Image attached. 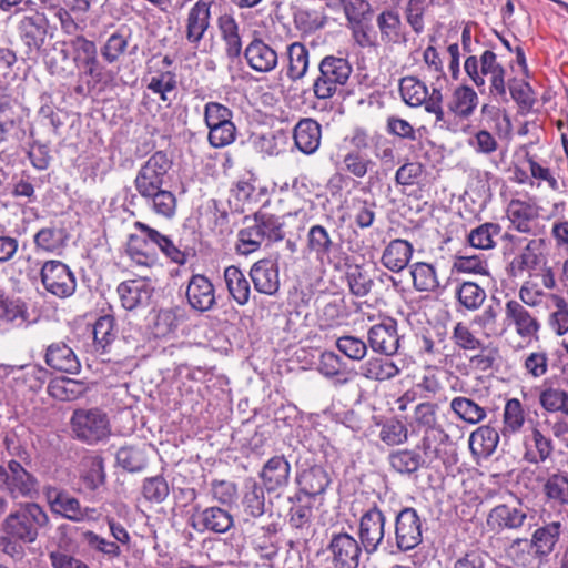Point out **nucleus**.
<instances>
[{
  "label": "nucleus",
  "mask_w": 568,
  "mask_h": 568,
  "mask_svg": "<svg viewBox=\"0 0 568 568\" xmlns=\"http://www.w3.org/2000/svg\"><path fill=\"white\" fill-rule=\"evenodd\" d=\"M478 101V94L471 87L459 85L454 90L447 106L456 116L468 119L476 110Z\"/></svg>",
  "instance_id": "obj_36"
},
{
  "label": "nucleus",
  "mask_w": 568,
  "mask_h": 568,
  "mask_svg": "<svg viewBox=\"0 0 568 568\" xmlns=\"http://www.w3.org/2000/svg\"><path fill=\"white\" fill-rule=\"evenodd\" d=\"M246 225L241 229L237 233V241L235 244V251L239 255L247 256L258 251L264 243L258 235V231L250 222V219H245Z\"/></svg>",
  "instance_id": "obj_58"
},
{
  "label": "nucleus",
  "mask_w": 568,
  "mask_h": 568,
  "mask_svg": "<svg viewBox=\"0 0 568 568\" xmlns=\"http://www.w3.org/2000/svg\"><path fill=\"white\" fill-rule=\"evenodd\" d=\"M254 288L265 295H275L280 290V270L275 261L263 258L255 262L250 270Z\"/></svg>",
  "instance_id": "obj_18"
},
{
  "label": "nucleus",
  "mask_w": 568,
  "mask_h": 568,
  "mask_svg": "<svg viewBox=\"0 0 568 568\" xmlns=\"http://www.w3.org/2000/svg\"><path fill=\"white\" fill-rule=\"evenodd\" d=\"M341 250V244L329 231L321 225H312L305 237V253L313 256L321 264L332 263Z\"/></svg>",
  "instance_id": "obj_11"
},
{
  "label": "nucleus",
  "mask_w": 568,
  "mask_h": 568,
  "mask_svg": "<svg viewBox=\"0 0 568 568\" xmlns=\"http://www.w3.org/2000/svg\"><path fill=\"white\" fill-rule=\"evenodd\" d=\"M390 467L402 475H410L424 465L419 453L412 449H398L389 454Z\"/></svg>",
  "instance_id": "obj_51"
},
{
  "label": "nucleus",
  "mask_w": 568,
  "mask_h": 568,
  "mask_svg": "<svg viewBox=\"0 0 568 568\" xmlns=\"http://www.w3.org/2000/svg\"><path fill=\"white\" fill-rule=\"evenodd\" d=\"M0 321L12 327L28 326L30 321L27 303L0 291Z\"/></svg>",
  "instance_id": "obj_32"
},
{
  "label": "nucleus",
  "mask_w": 568,
  "mask_h": 568,
  "mask_svg": "<svg viewBox=\"0 0 568 568\" xmlns=\"http://www.w3.org/2000/svg\"><path fill=\"white\" fill-rule=\"evenodd\" d=\"M2 531L9 540L34 544L41 532L51 527L47 510L38 503L18 504L2 521Z\"/></svg>",
  "instance_id": "obj_2"
},
{
  "label": "nucleus",
  "mask_w": 568,
  "mask_h": 568,
  "mask_svg": "<svg viewBox=\"0 0 568 568\" xmlns=\"http://www.w3.org/2000/svg\"><path fill=\"white\" fill-rule=\"evenodd\" d=\"M224 283L230 296L240 305H246L251 296V285L240 267L230 265L224 268Z\"/></svg>",
  "instance_id": "obj_35"
},
{
  "label": "nucleus",
  "mask_w": 568,
  "mask_h": 568,
  "mask_svg": "<svg viewBox=\"0 0 568 568\" xmlns=\"http://www.w3.org/2000/svg\"><path fill=\"white\" fill-rule=\"evenodd\" d=\"M134 227L141 231V233L144 234L151 243L155 244L172 262L180 265H183L186 262V254L181 251L166 235L139 221L134 223Z\"/></svg>",
  "instance_id": "obj_34"
},
{
  "label": "nucleus",
  "mask_w": 568,
  "mask_h": 568,
  "mask_svg": "<svg viewBox=\"0 0 568 568\" xmlns=\"http://www.w3.org/2000/svg\"><path fill=\"white\" fill-rule=\"evenodd\" d=\"M545 245L546 241L544 239L530 240L510 262V274L518 276L525 271L535 270L541 263Z\"/></svg>",
  "instance_id": "obj_26"
},
{
  "label": "nucleus",
  "mask_w": 568,
  "mask_h": 568,
  "mask_svg": "<svg viewBox=\"0 0 568 568\" xmlns=\"http://www.w3.org/2000/svg\"><path fill=\"white\" fill-rule=\"evenodd\" d=\"M399 94L408 106H424L427 113L435 115L436 123L445 122L444 97L440 89L433 87L429 92L428 87L417 77L406 75L399 80Z\"/></svg>",
  "instance_id": "obj_5"
},
{
  "label": "nucleus",
  "mask_w": 568,
  "mask_h": 568,
  "mask_svg": "<svg viewBox=\"0 0 568 568\" xmlns=\"http://www.w3.org/2000/svg\"><path fill=\"white\" fill-rule=\"evenodd\" d=\"M43 16L34 13L24 16L19 22V31L26 44L30 48H40L43 42Z\"/></svg>",
  "instance_id": "obj_49"
},
{
  "label": "nucleus",
  "mask_w": 568,
  "mask_h": 568,
  "mask_svg": "<svg viewBox=\"0 0 568 568\" xmlns=\"http://www.w3.org/2000/svg\"><path fill=\"white\" fill-rule=\"evenodd\" d=\"M526 420V413L523 404L517 398H510L506 402L503 412V426L500 434L504 438H509L518 434Z\"/></svg>",
  "instance_id": "obj_44"
},
{
  "label": "nucleus",
  "mask_w": 568,
  "mask_h": 568,
  "mask_svg": "<svg viewBox=\"0 0 568 568\" xmlns=\"http://www.w3.org/2000/svg\"><path fill=\"white\" fill-rule=\"evenodd\" d=\"M154 286L149 277L122 282L118 286V294L125 310H134L149 303Z\"/></svg>",
  "instance_id": "obj_20"
},
{
  "label": "nucleus",
  "mask_w": 568,
  "mask_h": 568,
  "mask_svg": "<svg viewBox=\"0 0 568 568\" xmlns=\"http://www.w3.org/2000/svg\"><path fill=\"white\" fill-rule=\"evenodd\" d=\"M142 494L151 503L160 504L166 499L170 488L166 480L161 476L146 478L143 481Z\"/></svg>",
  "instance_id": "obj_64"
},
{
  "label": "nucleus",
  "mask_w": 568,
  "mask_h": 568,
  "mask_svg": "<svg viewBox=\"0 0 568 568\" xmlns=\"http://www.w3.org/2000/svg\"><path fill=\"white\" fill-rule=\"evenodd\" d=\"M186 298L193 310L210 311L216 303L214 285L206 276L195 274L187 283Z\"/></svg>",
  "instance_id": "obj_19"
},
{
  "label": "nucleus",
  "mask_w": 568,
  "mask_h": 568,
  "mask_svg": "<svg viewBox=\"0 0 568 568\" xmlns=\"http://www.w3.org/2000/svg\"><path fill=\"white\" fill-rule=\"evenodd\" d=\"M528 507L509 506L506 504L494 507L487 517V524L493 529H518L524 526L528 517Z\"/></svg>",
  "instance_id": "obj_21"
},
{
  "label": "nucleus",
  "mask_w": 568,
  "mask_h": 568,
  "mask_svg": "<svg viewBox=\"0 0 568 568\" xmlns=\"http://www.w3.org/2000/svg\"><path fill=\"white\" fill-rule=\"evenodd\" d=\"M103 459L100 456H87L81 462L80 480L85 489L94 490L104 483Z\"/></svg>",
  "instance_id": "obj_48"
},
{
  "label": "nucleus",
  "mask_w": 568,
  "mask_h": 568,
  "mask_svg": "<svg viewBox=\"0 0 568 568\" xmlns=\"http://www.w3.org/2000/svg\"><path fill=\"white\" fill-rule=\"evenodd\" d=\"M291 465L284 456H274L263 466L260 477L267 491H276L287 486Z\"/></svg>",
  "instance_id": "obj_23"
},
{
  "label": "nucleus",
  "mask_w": 568,
  "mask_h": 568,
  "mask_svg": "<svg viewBox=\"0 0 568 568\" xmlns=\"http://www.w3.org/2000/svg\"><path fill=\"white\" fill-rule=\"evenodd\" d=\"M45 363L53 369L68 374H77L80 372V362L65 343L59 342L48 346L45 353Z\"/></svg>",
  "instance_id": "obj_29"
},
{
  "label": "nucleus",
  "mask_w": 568,
  "mask_h": 568,
  "mask_svg": "<svg viewBox=\"0 0 568 568\" xmlns=\"http://www.w3.org/2000/svg\"><path fill=\"white\" fill-rule=\"evenodd\" d=\"M413 251V245L408 241L393 240L385 247L381 262L387 270L395 273L400 272L409 263Z\"/></svg>",
  "instance_id": "obj_33"
},
{
  "label": "nucleus",
  "mask_w": 568,
  "mask_h": 568,
  "mask_svg": "<svg viewBox=\"0 0 568 568\" xmlns=\"http://www.w3.org/2000/svg\"><path fill=\"white\" fill-rule=\"evenodd\" d=\"M214 0H197L189 10L185 19V39L194 48L204 38L210 27L211 7Z\"/></svg>",
  "instance_id": "obj_16"
},
{
  "label": "nucleus",
  "mask_w": 568,
  "mask_h": 568,
  "mask_svg": "<svg viewBox=\"0 0 568 568\" xmlns=\"http://www.w3.org/2000/svg\"><path fill=\"white\" fill-rule=\"evenodd\" d=\"M41 282L49 293L60 298L71 296L77 287L73 273L61 261H47L42 265Z\"/></svg>",
  "instance_id": "obj_9"
},
{
  "label": "nucleus",
  "mask_w": 568,
  "mask_h": 568,
  "mask_svg": "<svg viewBox=\"0 0 568 568\" xmlns=\"http://www.w3.org/2000/svg\"><path fill=\"white\" fill-rule=\"evenodd\" d=\"M464 70L474 85L483 88L488 82L489 95L499 103L508 102L507 71L493 50H485L479 57L466 58Z\"/></svg>",
  "instance_id": "obj_3"
},
{
  "label": "nucleus",
  "mask_w": 568,
  "mask_h": 568,
  "mask_svg": "<svg viewBox=\"0 0 568 568\" xmlns=\"http://www.w3.org/2000/svg\"><path fill=\"white\" fill-rule=\"evenodd\" d=\"M172 162L165 153L155 152L140 168L134 179V187L145 200L148 207L164 219H172L178 206L176 196L163 189Z\"/></svg>",
  "instance_id": "obj_1"
},
{
  "label": "nucleus",
  "mask_w": 568,
  "mask_h": 568,
  "mask_svg": "<svg viewBox=\"0 0 568 568\" xmlns=\"http://www.w3.org/2000/svg\"><path fill=\"white\" fill-rule=\"evenodd\" d=\"M455 346L465 353H475L485 343L473 332L467 323L458 322L452 331Z\"/></svg>",
  "instance_id": "obj_55"
},
{
  "label": "nucleus",
  "mask_w": 568,
  "mask_h": 568,
  "mask_svg": "<svg viewBox=\"0 0 568 568\" xmlns=\"http://www.w3.org/2000/svg\"><path fill=\"white\" fill-rule=\"evenodd\" d=\"M547 301L552 311L548 315V326L557 336L568 334V301L559 294L549 293Z\"/></svg>",
  "instance_id": "obj_45"
},
{
  "label": "nucleus",
  "mask_w": 568,
  "mask_h": 568,
  "mask_svg": "<svg viewBox=\"0 0 568 568\" xmlns=\"http://www.w3.org/2000/svg\"><path fill=\"white\" fill-rule=\"evenodd\" d=\"M381 41L386 45L406 43V32L399 14L392 10H385L376 18Z\"/></svg>",
  "instance_id": "obj_28"
},
{
  "label": "nucleus",
  "mask_w": 568,
  "mask_h": 568,
  "mask_svg": "<svg viewBox=\"0 0 568 568\" xmlns=\"http://www.w3.org/2000/svg\"><path fill=\"white\" fill-rule=\"evenodd\" d=\"M70 47L73 52V61L78 68H84L85 74L97 77L98 73V51L93 41L83 36H77L70 40Z\"/></svg>",
  "instance_id": "obj_27"
},
{
  "label": "nucleus",
  "mask_w": 568,
  "mask_h": 568,
  "mask_svg": "<svg viewBox=\"0 0 568 568\" xmlns=\"http://www.w3.org/2000/svg\"><path fill=\"white\" fill-rule=\"evenodd\" d=\"M310 65V52L301 42H293L287 47V70L286 77L291 81L303 79Z\"/></svg>",
  "instance_id": "obj_42"
},
{
  "label": "nucleus",
  "mask_w": 568,
  "mask_h": 568,
  "mask_svg": "<svg viewBox=\"0 0 568 568\" xmlns=\"http://www.w3.org/2000/svg\"><path fill=\"white\" fill-rule=\"evenodd\" d=\"M507 216L518 232L535 234L538 230V211L530 203L511 200L507 207Z\"/></svg>",
  "instance_id": "obj_22"
},
{
  "label": "nucleus",
  "mask_w": 568,
  "mask_h": 568,
  "mask_svg": "<svg viewBox=\"0 0 568 568\" xmlns=\"http://www.w3.org/2000/svg\"><path fill=\"white\" fill-rule=\"evenodd\" d=\"M294 23L302 32L311 33L324 27L325 16L314 9H298L294 13Z\"/></svg>",
  "instance_id": "obj_63"
},
{
  "label": "nucleus",
  "mask_w": 568,
  "mask_h": 568,
  "mask_svg": "<svg viewBox=\"0 0 568 568\" xmlns=\"http://www.w3.org/2000/svg\"><path fill=\"white\" fill-rule=\"evenodd\" d=\"M47 498L53 513L74 523L83 521L94 511L89 507H82L78 498L64 490L50 489Z\"/></svg>",
  "instance_id": "obj_17"
},
{
  "label": "nucleus",
  "mask_w": 568,
  "mask_h": 568,
  "mask_svg": "<svg viewBox=\"0 0 568 568\" xmlns=\"http://www.w3.org/2000/svg\"><path fill=\"white\" fill-rule=\"evenodd\" d=\"M242 505L247 516L253 518L262 516L265 511L263 487L254 480L246 481Z\"/></svg>",
  "instance_id": "obj_53"
},
{
  "label": "nucleus",
  "mask_w": 568,
  "mask_h": 568,
  "mask_svg": "<svg viewBox=\"0 0 568 568\" xmlns=\"http://www.w3.org/2000/svg\"><path fill=\"white\" fill-rule=\"evenodd\" d=\"M301 491L310 497L323 494L329 485L326 470L320 466L304 470L298 479Z\"/></svg>",
  "instance_id": "obj_47"
},
{
  "label": "nucleus",
  "mask_w": 568,
  "mask_h": 568,
  "mask_svg": "<svg viewBox=\"0 0 568 568\" xmlns=\"http://www.w3.org/2000/svg\"><path fill=\"white\" fill-rule=\"evenodd\" d=\"M398 366L390 359L371 357L359 367V374L369 381L384 382L399 374Z\"/></svg>",
  "instance_id": "obj_41"
},
{
  "label": "nucleus",
  "mask_w": 568,
  "mask_h": 568,
  "mask_svg": "<svg viewBox=\"0 0 568 568\" xmlns=\"http://www.w3.org/2000/svg\"><path fill=\"white\" fill-rule=\"evenodd\" d=\"M545 496L560 506L568 505V474L557 471L549 475L542 486Z\"/></svg>",
  "instance_id": "obj_52"
},
{
  "label": "nucleus",
  "mask_w": 568,
  "mask_h": 568,
  "mask_svg": "<svg viewBox=\"0 0 568 568\" xmlns=\"http://www.w3.org/2000/svg\"><path fill=\"white\" fill-rule=\"evenodd\" d=\"M247 65L258 73H270L278 65V53L275 48L261 38H254L244 49Z\"/></svg>",
  "instance_id": "obj_15"
},
{
  "label": "nucleus",
  "mask_w": 568,
  "mask_h": 568,
  "mask_svg": "<svg viewBox=\"0 0 568 568\" xmlns=\"http://www.w3.org/2000/svg\"><path fill=\"white\" fill-rule=\"evenodd\" d=\"M71 428L79 440L90 445L106 439L111 434L106 413L95 407L75 409L71 417Z\"/></svg>",
  "instance_id": "obj_6"
},
{
  "label": "nucleus",
  "mask_w": 568,
  "mask_h": 568,
  "mask_svg": "<svg viewBox=\"0 0 568 568\" xmlns=\"http://www.w3.org/2000/svg\"><path fill=\"white\" fill-rule=\"evenodd\" d=\"M523 445L525 448L524 458L531 464L546 462L554 452L552 440L545 436L537 426L525 435Z\"/></svg>",
  "instance_id": "obj_25"
},
{
  "label": "nucleus",
  "mask_w": 568,
  "mask_h": 568,
  "mask_svg": "<svg viewBox=\"0 0 568 568\" xmlns=\"http://www.w3.org/2000/svg\"><path fill=\"white\" fill-rule=\"evenodd\" d=\"M414 287L419 292H434L438 286V280L433 265L416 263L410 271Z\"/></svg>",
  "instance_id": "obj_57"
},
{
  "label": "nucleus",
  "mask_w": 568,
  "mask_h": 568,
  "mask_svg": "<svg viewBox=\"0 0 568 568\" xmlns=\"http://www.w3.org/2000/svg\"><path fill=\"white\" fill-rule=\"evenodd\" d=\"M176 74L172 71L160 72L159 74L153 75L148 83V89L152 93L158 94L161 101L168 105L171 104V94L176 91Z\"/></svg>",
  "instance_id": "obj_54"
},
{
  "label": "nucleus",
  "mask_w": 568,
  "mask_h": 568,
  "mask_svg": "<svg viewBox=\"0 0 568 568\" xmlns=\"http://www.w3.org/2000/svg\"><path fill=\"white\" fill-rule=\"evenodd\" d=\"M236 126L232 120L209 128L207 140L211 146L219 149L232 144L236 139Z\"/></svg>",
  "instance_id": "obj_61"
},
{
  "label": "nucleus",
  "mask_w": 568,
  "mask_h": 568,
  "mask_svg": "<svg viewBox=\"0 0 568 568\" xmlns=\"http://www.w3.org/2000/svg\"><path fill=\"white\" fill-rule=\"evenodd\" d=\"M385 525L386 516L375 504L359 517L357 535L367 554L376 552L382 545L385 537Z\"/></svg>",
  "instance_id": "obj_8"
},
{
  "label": "nucleus",
  "mask_w": 568,
  "mask_h": 568,
  "mask_svg": "<svg viewBox=\"0 0 568 568\" xmlns=\"http://www.w3.org/2000/svg\"><path fill=\"white\" fill-rule=\"evenodd\" d=\"M507 557L518 568H542L545 560L527 538H517L506 549Z\"/></svg>",
  "instance_id": "obj_30"
},
{
  "label": "nucleus",
  "mask_w": 568,
  "mask_h": 568,
  "mask_svg": "<svg viewBox=\"0 0 568 568\" xmlns=\"http://www.w3.org/2000/svg\"><path fill=\"white\" fill-rule=\"evenodd\" d=\"M293 139L296 148L302 153L307 155L313 154L321 145V125L311 118L302 119L294 128Z\"/></svg>",
  "instance_id": "obj_24"
},
{
  "label": "nucleus",
  "mask_w": 568,
  "mask_h": 568,
  "mask_svg": "<svg viewBox=\"0 0 568 568\" xmlns=\"http://www.w3.org/2000/svg\"><path fill=\"white\" fill-rule=\"evenodd\" d=\"M500 226L496 223L481 224L469 233L468 242L475 248H493L496 244L495 236L500 233Z\"/></svg>",
  "instance_id": "obj_60"
},
{
  "label": "nucleus",
  "mask_w": 568,
  "mask_h": 568,
  "mask_svg": "<svg viewBox=\"0 0 568 568\" xmlns=\"http://www.w3.org/2000/svg\"><path fill=\"white\" fill-rule=\"evenodd\" d=\"M371 348L386 356H392L399 348V336L397 333V323L387 317L381 323L373 325L367 333Z\"/></svg>",
  "instance_id": "obj_14"
},
{
  "label": "nucleus",
  "mask_w": 568,
  "mask_h": 568,
  "mask_svg": "<svg viewBox=\"0 0 568 568\" xmlns=\"http://www.w3.org/2000/svg\"><path fill=\"white\" fill-rule=\"evenodd\" d=\"M422 519L416 509L406 507L395 518V540L400 551L416 548L423 540Z\"/></svg>",
  "instance_id": "obj_10"
},
{
  "label": "nucleus",
  "mask_w": 568,
  "mask_h": 568,
  "mask_svg": "<svg viewBox=\"0 0 568 568\" xmlns=\"http://www.w3.org/2000/svg\"><path fill=\"white\" fill-rule=\"evenodd\" d=\"M449 408L458 419L469 425H477L487 417V407L480 400L467 396L454 397Z\"/></svg>",
  "instance_id": "obj_31"
},
{
  "label": "nucleus",
  "mask_w": 568,
  "mask_h": 568,
  "mask_svg": "<svg viewBox=\"0 0 568 568\" xmlns=\"http://www.w3.org/2000/svg\"><path fill=\"white\" fill-rule=\"evenodd\" d=\"M118 464L129 471H140L146 465V457L142 449L124 446L116 453Z\"/></svg>",
  "instance_id": "obj_62"
},
{
  "label": "nucleus",
  "mask_w": 568,
  "mask_h": 568,
  "mask_svg": "<svg viewBox=\"0 0 568 568\" xmlns=\"http://www.w3.org/2000/svg\"><path fill=\"white\" fill-rule=\"evenodd\" d=\"M149 242L144 234L143 237L134 234L129 237L126 252L132 262L139 266L152 267L158 263L156 253L150 247Z\"/></svg>",
  "instance_id": "obj_46"
},
{
  "label": "nucleus",
  "mask_w": 568,
  "mask_h": 568,
  "mask_svg": "<svg viewBox=\"0 0 568 568\" xmlns=\"http://www.w3.org/2000/svg\"><path fill=\"white\" fill-rule=\"evenodd\" d=\"M504 323L514 327L516 334L523 339L538 338L540 323L527 307L517 300H508L504 308Z\"/></svg>",
  "instance_id": "obj_13"
},
{
  "label": "nucleus",
  "mask_w": 568,
  "mask_h": 568,
  "mask_svg": "<svg viewBox=\"0 0 568 568\" xmlns=\"http://www.w3.org/2000/svg\"><path fill=\"white\" fill-rule=\"evenodd\" d=\"M250 222L258 231L263 242H278L284 239L285 232L280 217L266 212H256Z\"/></svg>",
  "instance_id": "obj_43"
},
{
  "label": "nucleus",
  "mask_w": 568,
  "mask_h": 568,
  "mask_svg": "<svg viewBox=\"0 0 568 568\" xmlns=\"http://www.w3.org/2000/svg\"><path fill=\"white\" fill-rule=\"evenodd\" d=\"M343 170L357 179L365 178L376 166V162L358 150L348 151L342 160Z\"/></svg>",
  "instance_id": "obj_50"
},
{
  "label": "nucleus",
  "mask_w": 568,
  "mask_h": 568,
  "mask_svg": "<svg viewBox=\"0 0 568 568\" xmlns=\"http://www.w3.org/2000/svg\"><path fill=\"white\" fill-rule=\"evenodd\" d=\"M219 30L225 43V53L230 59H236L242 52L240 27L232 14H222L217 19Z\"/></svg>",
  "instance_id": "obj_38"
},
{
  "label": "nucleus",
  "mask_w": 568,
  "mask_h": 568,
  "mask_svg": "<svg viewBox=\"0 0 568 568\" xmlns=\"http://www.w3.org/2000/svg\"><path fill=\"white\" fill-rule=\"evenodd\" d=\"M499 433L490 426H480L469 436V448L477 457H489L497 448Z\"/></svg>",
  "instance_id": "obj_40"
},
{
  "label": "nucleus",
  "mask_w": 568,
  "mask_h": 568,
  "mask_svg": "<svg viewBox=\"0 0 568 568\" xmlns=\"http://www.w3.org/2000/svg\"><path fill=\"white\" fill-rule=\"evenodd\" d=\"M459 304L468 311L478 310L486 300V292L474 282H464L456 290Z\"/></svg>",
  "instance_id": "obj_56"
},
{
  "label": "nucleus",
  "mask_w": 568,
  "mask_h": 568,
  "mask_svg": "<svg viewBox=\"0 0 568 568\" xmlns=\"http://www.w3.org/2000/svg\"><path fill=\"white\" fill-rule=\"evenodd\" d=\"M0 489L13 499L33 498L38 493V480L20 463L10 460L0 465Z\"/></svg>",
  "instance_id": "obj_7"
},
{
  "label": "nucleus",
  "mask_w": 568,
  "mask_h": 568,
  "mask_svg": "<svg viewBox=\"0 0 568 568\" xmlns=\"http://www.w3.org/2000/svg\"><path fill=\"white\" fill-rule=\"evenodd\" d=\"M233 526L232 516L220 507H209L201 511L196 517L194 527L206 529L213 532H226Z\"/></svg>",
  "instance_id": "obj_39"
},
{
  "label": "nucleus",
  "mask_w": 568,
  "mask_h": 568,
  "mask_svg": "<svg viewBox=\"0 0 568 568\" xmlns=\"http://www.w3.org/2000/svg\"><path fill=\"white\" fill-rule=\"evenodd\" d=\"M561 534V524L559 521L549 523L542 527L537 528L531 539L528 542L535 550L546 560V558L554 551L556 544Z\"/></svg>",
  "instance_id": "obj_37"
},
{
  "label": "nucleus",
  "mask_w": 568,
  "mask_h": 568,
  "mask_svg": "<svg viewBox=\"0 0 568 568\" xmlns=\"http://www.w3.org/2000/svg\"><path fill=\"white\" fill-rule=\"evenodd\" d=\"M362 547V544L347 532L333 534L327 547L333 568H357Z\"/></svg>",
  "instance_id": "obj_12"
},
{
  "label": "nucleus",
  "mask_w": 568,
  "mask_h": 568,
  "mask_svg": "<svg viewBox=\"0 0 568 568\" xmlns=\"http://www.w3.org/2000/svg\"><path fill=\"white\" fill-rule=\"evenodd\" d=\"M353 67L348 59L337 55H325L318 64V75L313 83L314 95L318 100H327L341 92L348 82Z\"/></svg>",
  "instance_id": "obj_4"
},
{
  "label": "nucleus",
  "mask_w": 568,
  "mask_h": 568,
  "mask_svg": "<svg viewBox=\"0 0 568 568\" xmlns=\"http://www.w3.org/2000/svg\"><path fill=\"white\" fill-rule=\"evenodd\" d=\"M92 333L97 349L105 351L116 337L114 317L111 315L99 317L93 325Z\"/></svg>",
  "instance_id": "obj_59"
}]
</instances>
